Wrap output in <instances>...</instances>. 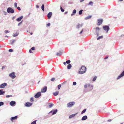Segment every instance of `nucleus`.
Listing matches in <instances>:
<instances>
[{
  "mask_svg": "<svg viewBox=\"0 0 124 124\" xmlns=\"http://www.w3.org/2000/svg\"><path fill=\"white\" fill-rule=\"evenodd\" d=\"M31 35H32V33H31Z\"/></svg>",
  "mask_w": 124,
  "mask_h": 124,
  "instance_id": "nucleus-64",
  "label": "nucleus"
},
{
  "mask_svg": "<svg viewBox=\"0 0 124 124\" xmlns=\"http://www.w3.org/2000/svg\"><path fill=\"white\" fill-rule=\"evenodd\" d=\"M84 87L85 88H87L88 90L89 91L92 90L93 88V86L91 85L90 84H89L85 85Z\"/></svg>",
  "mask_w": 124,
  "mask_h": 124,
  "instance_id": "nucleus-2",
  "label": "nucleus"
},
{
  "mask_svg": "<svg viewBox=\"0 0 124 124\" xmlns=\"http://www.w3.org/2000/svg\"><path fill=\"white\" fill-rule=\"evenodd\" d=\"M97 78V77L96 76H95L94 78L93 79V81H95Z\"/></svg>",
  "mask_w": 124,
  "mask_h": 124,
  "instance_id": "nucleus-33",
  "label": "nucleus"
},
{
  "mask_svg": "<svg viewBox=\"0 0 124 124\" xmlns=\"http://www.w3.org/2000/svg\"><path fill=\"white\" fill-rule=\"evenodd\" d=\"M76 12V10L74 9L73 10L72 12V13L71 14V16H72L73 15H74L75 14Z\"/></svg>",
  "mask_w": 124,
  "mask_h": 124,
  "instance_id": "nucleus-20",
  "label": "nucleus"
},
{
  "mask_svg": "<svg viewBox=\"0 0 124 124\" xmlns=\"http://www.w3.org/2000/svg\"><path fill=\"white\" fill-rule=\"evenodd\" d=\"M9 76L12 78H14L16 77V76L15 74V72H13L10 73L9 75Z\"/></svg>",
  "mask_w": 124,
  "mask_h": 124,
  "instance_id": "nucleus-5",
  "label": "nucleus"
},
{
  "mask_svg": "<svg viewBox=\"0 0 124 124\" xmlns=\"http://www.w3.org/2000/svg\"><path fill=\"white\" fill-rule=\"evenodd\" d=\"M108 56H107V57H105V58H104V59H108Z\"/></svg>",
  "mask_w": 124,
  "mask_h": 124,
  "instance_id": "nucleus-51",
  "label": "nucleus"
},
{
  "mask_svg": "<svg viewBox=\"0 0 124 124\" xmlns=\"http://www.w3.org/2000/svg\"><path fill=\"white\" fill-rule=\"evenodd\" d=\"M83 11V10H81L79 11V15H81L82 14V12Z\"/></svg>",
  "mask_w": 124,
  "mask_h": 124,
  "instance_id": "nucleus-32",
  "label": "nucleus"
},
{
  "mask_svg": "<svg viewBox=\"0 0 124 124\" xmlns=\"http://www.w3.org/2000/svg\"><path fill=\"white\" fill-rule=\"evenodd\" d=\"M50 25V23H48V24H47L46 25L47 26H49Z\"/></svg>",
  "mask_w": 124,
  "mask_h": 124,
  "instance_id": "nucleus-49",
  "label": "nucleus"
},
{
  "mask_svg": "<svg viewBox=\"0 0 124 124\" xmlns=\"http://www.w3.org/2000/svg\"><path fill=\"white\" fill-rule=\"evenodd\" d=\"M103 20L102 19H100L98 20V23L97 25H100L102 23Z\"/></svg>",
  "mask_w": 124,
  "mask_h": 124,
  "instance_id": "nucleus-7",
  "label": "nucleus"
},
{
  "mask_svg": "<svg viewBox=\"0 0 124 124\" xmlns=\"http://www.w3.org/2000/svg\"><path fill=\"white\" fill-rule=\"evenodd\" d=\"M5 37H8V36H5Z\"/></svg>",
  "mask_w": 124,
  "mask_h": 124,
  "instance_id": "nucleus-61",
  "label": "nucleus"
},
{
  "mask_svg": "<svg viewBox=\"0 0 124 124\" xmlns=\"http://www.w3.org/2000/svg\"><path fill=\"white\" fill-rule=\"evenodd\" d=\"M66 62H63V64L65 65H66Z\"/></svg>",
  "mask_w": 124,
  "mask_h": 124,
  "instance_id": "nucleus-53",
  "label": "nucleus"
},
{
  "mask_svg": "<svg viewBox=\"0 0 124 124\" xmlns=\"http://www.w3.org/2000/svg\"><path fill=\"white\" fill-rule=\"evenodd\" d=\"M83 29H82V31H81V32H80V34H81V33H82V32H83Z\"/></svg>",
  "mask_w": 124,
  "mask_h": 124,
  "instance_id": "nucleus-52",
  "label": "nucleus"
},
{
  "mask_svg": "<svg viewBox=\"0 0 124 124\" xmlns=\"http://www.w3.org/2000/svg\"><path fill=\"white\" fill-rule=\"evenodd\" d=\"M72 67L71 65V64H68L67 66V68L68 69H69L71 68Z\"/></svg>",
  "mask_w": 124,
  "mask_h": 124,
  "instance_id": "nucleus-22",
  "label": "nucleus"
},
{
  "mask_svg": "<svg viewBox=\"0 0 124 124\" xmlns=\"http://www.w3.org/2000/svg\"><path fill=\"white\" fill-rule=\"evenodd\" d=\"M52 110L51 111V112H50V113H51V112H52Z\"/></svg>",
  "mask_w": 124,
  "mask_h": 124,
  "instance_id": "nucleus-63",
  "label": "nucleus"
},
{
  "mask_svg": "<svg viewBox=\"0 0 124 124\" xmlns=\"http://www.w3.org/2000/svg\"><path fill=\"white\" fill-rule=\"evenodd\" d=\"M40 82V81H39L38 82V84H39V82Z\"/></svg>",
  "mask_w": 124,
  "mask_h": 124,
  "instance_id": "nucleus-62",
  "label": "nucleus"
},
{
  "mask_svg": "<svg viewBox=\"0 0 124 124\" xmlns=\"http://www.w3.org/2000/svg\"><path fill=\"white\" fill-rule=\"evenodd\" d=\"M68 13V12H66L65 13V14H67Z\"/></svg>",
  "mask_w": 124,
  "mask_h": 124,
  "instance_id": "nucleus-58",
  "label": "nucleus"
},
{
  "mask_svg": "<svg viewBox=\"0 0 124 124\" xmlns=\"http://www.w3.org/2000/svg\"><path fill=\"white\" fill-rule=\"evenodd\" d=\"M18 33H16L15 34H14L13 35V36L14 37H16L17 36V35H18Z\"/></svg>",
  "mask_w": 124,
  "mask_h": 124,
  "instance_id": "nucleus-37",
  "label": "nucleus"
},
{
  "mask_svg": "<svg viewBox=\"0 0 124 124\" xmlns=\"http://www.w3.org/2000/svg\"><path fill=\"white\" fill-rule=\"evenodd\" d=\"M7 11L8 13H13L14 12V10L13 9L11 8H9L7 9Z\"/></svg>",
  "mask_w": 124,
  "mask_h": 124,
  "instance_id": "nucleus-4",
  "label": "nucleus"
},
{
  "mask_svg": "<svg viewBox=\"0 0 124 124\" xmlns=\"http://www.w3.org/2000/svg\"><path fill=\"white\" fill-rule=\"evenodd\" d=\"M86 68L85 66H82L81 67L79 71V73L82 74L85 73L86 71Z\"/></svg>",
  "mask_w": 124,
  "mask_h": 124,
  "instance_id": "nucleus-1",
  "label": "nucleus"
},
{
  "mask_svg": "<svg viewBox=\"0 0 124 124\" xmlns=\"http://www.w3.org/2000/svg\"><path fill=\"white\" fill-rule=\"evenodd\" d=\"M52 15V13L51 12H50L48 13L47 15V17L48 19H49L50 18L51 16Z\"/></svg>",
  "mask_w": 124,
  "mask_h": 124,
  "instance_id": "nucleus-11",
  "label": "nucleus"
},
{
  "mask_svg": "<svg viewBox=\"0 0 124 124\" xmlns=\"http://www.w3.org/2000/svg\"><path fill=\"white\" fill-rule=\"evenodd\" d=\"M76 85V82H74L73 83V85Z\"/></svg>",
  "mask_w": 124,
  "mask_h": 124,
  "instance_id": "nucleus-44",
  "label": "nucleus"
},
{
  "mask_svg": "<svg viewBox=\"0 0 124 124\" xmlns=\"http://www.w3.org/2000/svg\"><path fill=\"white\" fill-rule=\"evenodd\" d=\"M6 66H3L2 67V69H3Z\"/></svg>",
  "mask_w": 124,
  "mask_h": 124,
  "instance_id": "nucleus-50",
  "label": "nucleus"
},
{
  "mask_svg": "<svg viewBox=\"0 0 124 124\" xmlns=\"http://www.w3.org/2000/svg\"><path fill=\"white\" fill-rule=\"evenodd\" d=\"M30 101H34L33 99V97H31V98Z\"/></svg>",
  "mask_w": 124,
  "mask_h": 124,
  "instance_id": "nucleus-42",
  "label": "nucleus"
},
{
  "mask_svg": "<svg viewBox=\"0 0 124 124\" xmlns=\"http://www.w3.org/2000/svg\"><path fill=\"white\" fill-rule=\"evenodd\" d=\"M59 93V91H57L55 93H53V94L54 96H56Z\"/></svg>",
  "mask_w": 124,
  "mask_h": 124,
  "instance_id": "nucleus-19",
  "label": "nucleus"
},
{
  "mask_svg": "<svg viewBox=\"0 0 124 124\" xmlns=\"http://www.w3.org/2000/svg\"><path fill=\"white\" fill-rule=\"evenodd\" d=\"M35 47H32V48H31V49H30L29 50V52L30 53H33V52H32V51H31V50H35Z\"/></svg>",
  "mask_w": 124,
  "mask_h": 124,
  "instance_id": "nucleus-17",
  "label": "nucleus"
},
{
  "mask_svg": "<svg viewBox=\"0 0 124 124\" xmlns=\"http://www.w3.org/2000/svg\"><path fill=\"white\" fill-rule=\"evenodd\" d=\"M60 9H61V11L62 12H63L64 11V10L62 8V7H60Z\"/></svg>",
  "mask_w": 124,
  "mask_h": 124,
  "instance_id": "nucleus-40",
  "label": "nucleus"
},
{
  "mask_svg": "<svg viewBox=\"0 0 124 124\" xmlns=\"http://www.w3.org/2000/svg\"><path fill=\"white\" fill-rule=\"evenodd\" d=\"M54 104H50L49 105V107L50 108Z\"/></svg>",
  "mask_w": 124,
  "mask_h": 124,
  "instance_id": "nucleus-38",
  "label": "nucleus"
},
{
  "mask_svg": "<svg viewBox=\"0 0 124 124\" xmlns=\"http://www.w3.org/2000/svg\"><path fill=\"white\" fill-rule=\"evenodd\" d=\"M119 0L120 1H122L123 0Z\"/></svg>",
  "mask_w": 124,
  "mask_h": 124,
  "instance_id": "nucleus-60",
  "label": "nucleus"
},
{
  "mask_svg": "<svg viewBox=\"0 0 124 124\" xmlns=\"http://www.w3.org/2000/svg\"><path fill=\"white\" fill-rule=\"evenodd\" d=\"M5 92L4 91H2V90H0V95L3 94Z\"/></svg>",
  "mask_w": 124,
  "mask_h": 124,
  "instance_id": "nucleus-21",
  "label": "nucleus"
},
{
  "mask_svg": "<svg viewBox=\"0 0 124 124\" xmlns=\"http://www.w3.org/2000/svg\"><path fill=\"white\" fill-rule=\"evenodd\" d=\"M4 32H5V33H9V31L7 30H6Z\"/></svg>",
  "mask_w": 124,
  "mask_h": 124,
  "instance_id": "nucleus-36",
  "label": "nucleus"
},
{
  "mask_svg": "<svg viewBox=\"0 0 124 124\" xmlns=\"http://www.w3.org/2000/svg\"><path fill=\"white\" fill-rule=\"evenodd\" d=\"M93 4V2L91 1H90L89 2V5H92Z\"/></svg>",
  "mask_w": 124,
  "mask_h": 124,
  "instance_id": "nucleus-43",
  "label": "nucleus"
},
{
  "mask_svg": "<svg viewBox=\"0 0 124 124\" xmlns=\"http://www.w3.org/2000/svg\"><path fill=\"white\" fill-rule=\"evenodd\" d=\"M17 8L19 10H20L21 9L19 7H17Z\"/></svg>",
  "mask_w": 124,
  "mask_h": 124,
  "instance_id": "nucleus-48",
  "label": "nucleus"
},
{
  "mask_svg": "<svg viewBox=\"0 0 124 124\" xmlns=\"http://www.w3.org/2000/svg\"><path fill=\"white\" fill-rule=\"evenodd\" d=\"M4 103L2 102H0V106H2L4 105Z\"/></svg>",
  "mask_w": 124,
  "mask_h": 124,
  "instance_id": "nucleus-34",
  "label": "nucleus"
},
{
  "mask_svg": "<svg viewBox=\"0 0 124 124\" xmlns=\"http://www.w3.org/2000/svg\"><path fill=\"white\" fill-rule=\"evenodd\" d=\"M55 79L54 78H53L51 79V81H53Z\"/></svg>",
  "mask_w": 124,
  "mask_h": 124,
  "instance_id": "nucleus-39",
  "label": "nucleus"
},
{
  "mask_svg": "<svg viewBox=\"0 0 124 124\" xmlns=\"http://www.w3.org/2000/svg\"><path fill=\"white\" fill-rule=\"evenodd\" d=\"M13 49H10L8 50L9 52H13Z\"/></svg>",
  "mask_w": 124,
  "mask_h": 124,
  "instance_id": "nucleus-47",
  "label": "nucleus"
},
{
  "mask_svg": "<svg viewBox=\"0 0 124 124\" xmlns=\"http://www.w3.org/2000/svg\"><path fill=\"white\" fill-rule=\"evenodd\" d=\"M96 32H98L100 30V28L97 27L96 28Z\"/></svg>",
  "mask_w": 124,
  "mask_h": 124,
  "instance_id": "nucleus-25",
  "label": "nucleus"
},
{
  "mask_svg": "<svg viewBox=\"0 0 124 124\" xmlns=\"http://www.w3.org/2000/svg\"><path fill=\"white\" fill-rule=\"evenodd\" d=\"M17 4L16 3H14V6H15V7H16V8L17 7Z\"/></svg>",
  "mask_w": 124,
  "mask_h": 124,
  "instance_id": "nucleus-41",
  "label": "nucleus"
},
{
  "mask_svg": "<svg viewBox=\"0 0 124 124\" xmlns=\"http://www.w3.org/2000/svg\"><path fill=\"white\" fill-rule=\"evenodd\" d=\"M47 87L46 86H45L41 90V92L42 93L45 92L46 91Z\"/></svg>",
  "mask_w": 124,
  "mask_h": 124,
  "instance_id": "nucleus-8",
  "label": "nucleus"
},
{
  "mask_svg": "<svg viewBox=\"0 0 124 124\" xmlns=\"http://www.w3.org/2000/svg\"><path fill=\"white\" fill-rule=\"evenodd\" d=\"M86 109H85L81 113V114H83L84 113H85V112L86 111Z\"/></svg>",
  "mask_w": 124,
  "mask_h": 124,
  "instance_id": "nucleus-27",
  "label": "nucleus"
},
{
  "mask_svg": "<svg viewBox=\"0 0 124 124\" xmlns=\"http://www.w3.org/2000/svg\"><path fill=\"white\" fill-rule=\"evenodd\" d=\"M76 114H72L71 115H70L69 117V118H72V117H74L75 116V115H76Z\"/></svg>",
  "mask_w": 124,
  "mask_h": 124,
  "instance_id": "nucleus-23",
  "label": "nucleus"
},
{
  "mask_svg": "<svg viewBox=\"0 0 124 124\" xmlns=\"http://www.w3.org/2000/svg\"><path fill=\"white\" fill-rule=\"evenodd\" d=\"M16 40H12L11 42V44H13V43L16 41Z\"/></svg>",
  "mask_w": 124,
  "mask_h": 124,
  "instance_id": "nucleus-35",
  "label": "nucleus"
},
{
  "mask_svg": "<svg viewBox=\"0 0 124 124\" xmlns=\"http://www.w3.org/2000/svg\"><path fill=\"white\" fill-rule=\"evenodd\" d=\"M32 104V103L28 102L26 103L25 106L27 107H30Z\"/></svg>",
  "mask_w": 124,
  "mask_h": 124,
  "instance_id": "nucleus-12",
  "label": "nucleus"
},
{
  "mask_svg": "<svg viewBox=\"0 0 124 124\" xmlns=\"http://www.w3.org/2000/svg\"><path fill=\"white\" fill-rule=\"evenodd\" d=\"M70 60H68L66 61V62L67 64H70Z\"/></svg>",
  "mask_w": 124,
  "mask_h": 124,
  "instance_id": "nucleus-31",
  "label": "nucleus"
},
{
  "mask_svg": "<svg viewBox=\"0 0 124 124\" xmlns=\"http://www.w3.org/2000/svg\"><path fill=\"white\" fill-rule=\"evenodd\" d=\"M58 90H59L60 88L61 87V84H60L58 85Z\"/></svg>",
  "mask_w": 124,
  "mask_h": 124,
  "instance_id": "nucleus-30",
  "label": "nucleus"
},
{
  "mask_svg": "<svg viewBox=\"0 0 124 124\" xmlns=\"http://www.w3.org/2000/svg\"><path fill=\"white\" fill-rule=\"evenodd\" d=\"M111 121V120H109V122H110Z\"/></svg>",
  "mask_w": 124,
  "mask_h": 124,
  "instance_id": "nucleus-59",
  "label": "nucleus"
},
{
  "mask_svg": "<svg viewBox=\"0 0 124 124\" xmlns=\"http://www.w3.org/2000/svg\"><path fill=\"white\" fill-rule=\"evenodd\" d=\"M57 111V109H56L55 110H54L53 113V115H54L56 113Z\"/></svg>",
  "mask_w": 124,
  "mask_h": 124,
  "instance_id": "nucleus-24",
  "label": "nucleus"
},
{
  "mask_svg": "<svg viewBox=\"0 0 124 124\" xmlns=\"http://www.w3.org/2000/svg\"><path fill=\"white\" fill-rule=\"evenodd\" d=\"M7 85V84L6 83L2 84L0 86V88H4L5 86Z\"/></svg>",
  "mask_w": 124,
  "mask_h": 124,
  "instance_id": "nucleus-10",
  "label": "nucleus"
},
{
  "mask_svg": "<svg viewBox=\"0 0 124 124\" xmlns=\"http://www.w3.org/2000/svg\"><path fill=\"white\" fill-rule=\"evenodd\" d=\"M62 54V52L61 51H60L59 53H57L56 55L57 56H60Z\"/></svg>",
  "mask_w": 124,
  "mask_h": 124,
  "instance_id": "nucleus-18",
  "label": "nucleus"
},
{
  "mask_svg": "<svg viewBox=\"0 0 124 124\" xmlns=\"http://www.w3.org/2000/svg\"><path fill=\"white\" fill-rule=\"evenodd\" d=\"M103 28L106 31L107 33H108V26H104L103 27Z\"/></svg>",
  "mask_w": 124,
  "mask_h": 124,
  "instance_id": "nucleus-9",
  "label": "nucleus"
},
{
  "mask_svg": "<svg viewBox=\"0 0 124 124\" xmlns=\"http://www.w3.org/2000/svg\"><path fill=\"white\" fill-rule=\"evenodd\" d=\"M17 118V116H16L15 117H11V120L13 121V120H16V119Z\"/></svg>",
  "mask_w": 124,
  "mask_h": 124,
  "instance_id": "nucleus-13",
  "label": "nucleus"
},
{
  "mask_svg": "<svg viewBox=\"0 0 124 124\" xmlns=\"http://www.w3.org/2000/svg\"><path fill=\"white\" fill-rule=\"evenodd\" d=\"M92 16H88L86 17L85 18V19H88L90 18Z\"/></svg>",
  "mask_w": 124,
  "mask_h": 124,
  "instance_id": "nucleus-26",
  "label": "nucleus"
},
{
  "mask_svg": "<svg viewBox=\"0 0 124 124\" xmlns=\"http://www.w3.org/2000/svg\"><path fill=\"white\" fill-rule=\"evenodd\" d=\"M87 118V116H83L82 118V120H86Z\"/></svg>",
  "mask_w": 124,
  "mask_h": 124,
  "instance_id": "nucleus-16",
  "label": "nucleus"
},
{
  "mask_svg": "<svg viewBox=\"0 0 124 124\" xmlns=\"http://www.w3.org/2000/svg\"><path fill=\"white\" fill-rule=\"evenodd\" d=\"M41 95V93L40 92H38L36 95H35L34 97L36 98H38Z\"/></svg>",
  "mask_w": 124,
  "mask_h": 124,
  "instance_id": "nucleus-6",
  "label": "nucleus"
},
{
  "mask_svg": "<svg viewBox=\"0 0 124 124\" xmlns=\"http://www.w3.org/2000/svg\"><path fill=\"white\" fill-rule=\"evenodd\" d=\"M74 102H70L67 103V107H68L70 108L72 107L75 104Z\"/></svg>",
  "mask_w": 124,
  "mask_h": 124,
  "instance_id": "nucleus-3",
  "label": "nucleus"
},
{
  "mask_svg": "<svg viewBox=\"0 0 124 124\" xmlns=\"http://www.w3.org/2000/svg\"><path fill=\"white\" fill-rule=\"evenodd\" d=\"M36 7H37V8H39V6H38V5H37L36 6Z\"/></svg>",
  "mask_w": 124,
  "mask_h": 124,
  "instance_id": "nucleus-55",
  "label": "nucleus"
},
{
  "mask_svg": "<svg viewBox=\"0 0 124 124\" xmlns=\"http://www.w3.org/2000/svg\"><path fill=\"white\" fill-rule=\"evenodd\" d=\"M103 36H99L97 38V39L99 40L101 39H102L103 38Z\"/></svg>",
  "mask_w": 124,
  "mask_h": 124,
  "instance_id": "nucleus-29",
  "label": "nucleus"
},
{
  "mask_svg": "<svg viewBox=\"0 0 124 124\" xmlns=\"http://www.w3.org/2000/svg\"><path fill=\"white\" fill-rule=\"evenodd\" d=\"M23 17L22 16H21L18 18L16 19V21H17L19 22L21 21V20L22 19Z\"/></svg>",
  "mask_w": 124,
  "mask_h": 124,
  "instance_id": "nucleus-15",
  "label": "nucleus"
},
{
  "mask_svg": "<svg viewBox=\"0 0 124 124\" xmlns=\"http://www.w3.org/2000/svg\"><path fill=\"white\" fill-rule=\"evenodd\" d=\"M79 25L80 24H78L77 26V28H79L80 27Z\"/></svg>",
  "mask_w": 124,
  "mask_h": 124,
  "instance_id": "nucleus-45",
  "label": "nucleus"
},
{
  "mask_svg": "<svg viewBox=\"0 0 124 124\" xmlns=\"http://www.w3.org/2000/svg\"><path fill=\"white\" fill-rule=\"evenodd\" d=\"M66 81H65V82H64L63 83V84H65V83H66Z\"/></svg>",
  "mask_w": 124,
  "mask_h": 124,
  "instance_id": "nucleus-57",
  "label": "nucleus"
},
{
  "mask_svg": "<svg viewBox=\"0 0 124 124\" xmlns=\"http://www.w3.org/2000/svg\"><path fill=\"white\" fill-rule=\"evenodd\" d=\"M44 6L43 4L41 6V9L43 11H44Z\"/></svg>",
  "mask_w": 124,
  "mask_h": 124,
  "instance_id": "nucleus-28",
  "label": "nucleus"
},
{
  "mask_svg": "<svg viewBox=\"0 0 124 124\" xmlns=\"http://www.w3.org/2000/svg\"><path fill=\"white\" fill-rule=\"evenodd\" d=\"M10 96H9V95H7L6 96V97H9Z\"/></svg>",
  "mask_w": 124,
  "mask_h": 124,
  "instance_id": "nucleus-56",
  "label": "nucleus"
},
{
  "mask_svg": "<svg viewBox=\"0 0 124 124\" xmlns=\"http://www.w3.org/2000/svg\"><path fill=\"white\" fill-rule=\"evenodd\" d=\"M84 0H81L80 1V2H81L83 1Z\"/></svg>",
  "mask_w": 124,
  "mask_h": 124,
  "instance_id": "nucleus-54",
  "label": "nucleus"
},
{
  "mask_svg": "<svg viewBox=\"0 0 124 124\" xmlns=\"http://www.w3.org/2000/svg\"><path fill=\"white\" fill-rule=\"evenodd\" d=\"M10 104L11 106H12L16 104V102L14 101H12L10 102Z\"/></svg>",
  "mask_w": 124,
  "mask_h": 124,
  "instance_id": "nucleus-14",
  "label": "nucleus"
},
{
  "mask_svg": "<svg viewBox=\"0 0 124 124\" xmlns=\"http://www.w3.org/2000/svg\"><path fill=\"white\" fill-rule=\"evenodd\" d=\"M22 21L21 22H20V23H19L18 24V26H19L20 25H21V24H22Z\"/></svg>",
  "mask_w": 124,
  "mask_h": 124,
  "instance_id": "nucleus-46",
  "label": "nucleus"
}]
</instances>
